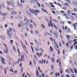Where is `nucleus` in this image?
<instances>
[{
  "label": "nucleus",
  "mask_w": 77,
  "mask_h": 77,
  "mask_svg": "<svg viewBox=\"0 0 77 77\" xmlns=\"http://www.w3.org/2000/svg\"><path fill=\"white\" fill-rule=\"evenodd\" d=\"M39 50L42 51V52H44V51H43V50L42 49V48H39Z\"/></svg>",
  "instance_id": "nucleus-31"
},
{
  "label": "nucleus",
  "mask_w": 77,
  "mask_h": 77,
  "mask_svg": "<svg viewBox=\"0 0 77 77\" xmlns=\"http://www.w3.org/2000/svg\"><path fill=\"white\" fill-rule=\"evenodd\" d=\"M21 1V3L24 4L25 2V1H23V0H20Z\"/></svg>",
  "instance_id": "nucleus-25"
},
{
  "label": "nucleus",
  "mask_w": 77,
  "mask_h": 77,
  "mask_svg": "<svg viewBox=\"0 0 77 77\" xmlns=\"http://www.w3.org/2000/svg\"><path fill=\"white\" fill-rule=\"evenodd\" d=\"M67 15L68 16H70L71 15V14H72V12L70 10H69L67 11Z\"/></svg>",
  "instance_id": "nucleus-7"
},
{
  "label": "nucleus",
  "mask_w": 77,
  "mask_h": 77,
  "mask_svg": "<svg viewBox=\"0 0 77 77\" xmlns=\"http://www.w3.org/2000/svg\"><path fill=\"white\" fill-rule=\"evenodd\" d=\"M36 53L37 55L38 56V57H41L43 55V54H42V52H41L40 53V54H39L38 52H37Z\"/></svg>",
  "instance_id": "nucleus-6"
},
{
  "label": "nucleus",
  "mask_w": 77,
  "mask_h": 77,
  "mask_svg": "<svg viewBox=\"0 0 77 77\" xmlns=\"http://www.w3.org/2000/svg\"><path fill=\"white\" fill-rule=\"evenodd\" d=\"M36 76H37V77H38L39 76V77H42V76H40L39 75V72H38V70H36Z\"/></svg>",
  "instance_id": "nucleus-8"
},
{
  "label": "nucleus",
  "mask_w": 77,
  "mask_h": 77,
  "mask_svg": "<svg viewBox=\"0 0 77 77\" xmlns=\"http://www.w3.org/2000/svg\"><path fill=\"white\" fill-rule=\"evenodd\" d=\"M2 61V64H5V62H4L3 61Z\"/></svg>",
  "instance_id": "nucleus-54"
},
{
  "label": "nucleus",
  "mask_w": 77,
  "mask_h": 77,
  "mask_svg": "<svg viewBox=\"0 0 77 77\" xmlns=\"http://www.w3.org/2000/svg\"><path fill=\"white\" fill-rule=\"evenodd\" d=\"M24 55H22V56H21V59H18L17 62L14 61V64L16 65V64H19L20 63V62H22V60L23 61H24Z\"/></svg>",
  "instance_id": "nucleus-1"
},
{
  "label": "nucleus",
  "mask_w": 77,
  "mask_h": 77,
  "mask_svg": "<svg viewBox=\"0 0 77 77\" xmlns=\"http://www.w3.org/2000/svg\"><path fill=\"white\" fill-rule=\"evenodd\" d=\"M54 36L55 37L57 38L58 36V34L55 33L54 34Z\"/></svg>",
  "instance_id": "nucleus-20"
},
{
  "label": "nucleus",
  "mask_w": 77,
  "mask_h": 77,
  "mask_svg": "<svg viewBox=\"0 0 77 77\" xmlns=\"http://www.w3.org/2000/svg\"><path fill=\"white\" fill-rule=\"evenodd\" d=\"M64 5H65L66 6H68L69 5V4L67 3H65Z\"/></svg>",
  "instance_id": "nucleus-28"
},
{
  "label": "nucleus",
  "mask_w": 77,
  "mask_h": 77,
  "mask_svg": "<svg viewBox=\"0 0 77 77\" xmlns=\"http://www.w3.org/2000/svg\"><path fill=\"white\" fill-rule=\"evenodd\" d=\"M37 5L38 7H41V5H40V4L38 3V2H37Z\"/></svg>",
  "instance_id": "nucleus-23"
},
{
  "label": "nucleus",
  "mask_w": 77,
  "mask_h": 77,
  "mask_svg": "<svg viewBox=\"0 0 77 77\" xmlns=\"http://www.w3.org/2000/svg\"><path fill=\"white\" fill-rule=\"evenodd\" d=\"M11 43L10 44L11 45H12V43L14 42L12 40H10Z\"/></svg>",
  "instance_id": "nucleus-22"
},
{
  "label": "nucleus",
  "mask_w": 77,
  "mask_h": 77,
  "mask_svg": "<svg viewBox=\"0 0 77 77\" xmlns=\"http://www.w3.org/2000/svg\"><path fill=\"white\" fill-rule=\"evenodd\" d=\"M17 14V12H16L15 11H13L11 12V15H16Z\"/></svg>",
  "instance_id": "nucleus-9"
},
{
  "label": "nucleus",
  "mask_w": 77,
  "mask_h": 77,
  "mask_svg": "<svg viewBox=\"0 0 77 77\" xmlns=\"http://www.w3.org/2000/svg\"><path fill=\"white\" fill-rule=\"evenodd\" d=\"M8 48H7L6 50V51H5V53H8Z\"/></svg>",
  "instance_id": "nucleus-27"
},
{
  "label": "nucleus",
  "mask_w": 77,
  "mask_h": 77,
  "mask_svg": "<svg viewBox=\"0 0 77 77\" xmlns=\"http://www.w3.org/2000/svg\"><path fill=\"white\" fill-rule=\"evenodd\" d=\"M50 32L52 34V33H53V31H52L51 30L50 31Z\"/></svg>",
  "instance_id": "nucleus-61"
},
{
  "label": "nucleus",
  "mask_w": 77,
  "mask_h": 77,
  "mask_svg": "<svg viewBox=\"0 0 77 77\" xmlns=\"http://www.w3.org/2000/svg\"><path fill=\"white\" fill-rule=\"evenodd\" d=\"M11 5L12 6H13V7H14V3L13 2H11Z\"/></svg>",
  "instance_id": "nucleus-21"
},
{
  "label": "nucleus",
  "mask_w": 77,
  "mask_h": 77,
  "mask_svg": "<svg viewBox=\"0 0 77 77\" xmlns=\"http://www.w3.org/2000/svg\"><path fill=\"white\" fill-rule=\"evenodd\" d=\"M66 77H70L69 75L68 74L66 75Z\"/></svg>",
  "instance_id": "nucleus-64"
},
{
  "label": "nucleus",
  "mask_w": 77,
  "mask_h": 77,
  "mask_svg": "<svg viewBox=\"0 0 77 77\" xmlns=\"http://www.w3.org/2000/svg\"><path fill=\"white\" fill-rule=\"evenodd\" d=\"M11 30H10V29H8L7 31V34L10 33L11 32Z\"/></svg>",
  "instance_id": "nucleus-16"
},
{
  "label": "nucleus",
  "mask_w": 77,
  "mask_h": 77,
  "mask_svg": "<svg viewBox=\"0 0 77 77\" xmlns=\"http://www.w3.org/2000/svg\"><path fill=\"white\" fill-rule=\"evenodd\" d=\"M42 77H44L45 76V75L43 73L42 74Z\"/></svg>",
  "instance_id": "nucleus-60"
},
{
  "label": "nucleus",
  "mask_w": 77,
  "mask_h": 77,
  "mask_svg": "<svg viewBox=\"0 0 77 77\" xmlns=\"http://www.w3.org/2000/svg\"><path fill=\"white\" fill-rule=\"evenodd\" d=\"M60 24H64V22L62 21L61 22H60Z\"/></svg>",
  "instance_id": "nucleus-53"
},
{
  "label": "nucleus",
  "mask_w": 77,
  "mask_h": 77,
  "mask_svg": "<svg viewBox=\"0 0 77 77\" xmlns=\"http://www.w3.org/2000/svg\"><path fill=\"white\" fill-rule=\"evenodd\" d=\"M55 75V77H57V76H59V72L56 73Z\"/></svg>",
  "instance_id": "nucleus-14"
},
{
  "label": "nucleus",
  "mask_w": 77,
  "mask_h": 77,
  "mask_svg": "<svg viewBox=\"0 0 77 77\" xmlns=\"http://www.w3.org/2000/svg\"><path fill=\"white\" fill-rule=\"evenodd\" d=\"M50 40L52 42H53V38H52L50 37Z\"/></svg>",
  "instance_id": "nucleus-41"
},
{
  "label": "nucleus",
  "mask_w": 77,
  "mask_h": 77,
  "mask_svg": "<svg viewBox=\"0 0 77 77\" xmlns=\"http://www.w3.org/2000/svg\"><path fill=\"white\" fill-rule=\"evenodd\" d=\"M8 35V36H9V38L10 39H11L12 38V36L13 35V34L12 33H8V34H7Z\"/></svg>",
  "instance_id": "nucleus-5"
},
{
  "label": "nucleus",
  "mask_w": 77,
  "mask_h": 77,
  "mask_svg": "<svg viewBox=\"0 0 77 77\" xmlns=\"http://www.w3.org/2000/svg\"><path fill=\"white\" fill-rule=\"evenodd\" d=\"M29 20H26V22L25 23V24H28L29 23Z\"/></svg>",
  "instance_id": "nucleus-18"
},
{
  "label": "nucleus",
  "mask_w": 77,
  "mask_h": 77,
  "mask_svg": "<svg viewBox=\"0 0 77 77\" xmlns=\"http://www.w3.org/2000/svg\"><path fill=\"white\" fill-rule=\"evenodd\" d=\"M77 44V42H75V43H74L73 46H75V45H76Z\"/></svg>",
  "instance_id": "nucleus-35"
},
{
  "label": "nucleus",
  "mask_w": 77,
  "mask_h": 77,
  "mask_svg": "<svg viewBox=\"0 0 77 77\" xmlns=\"http://www.w3.org/2000/svg\"><path fill=\"white\" fill-rule=\"evenodd\" d=\"M42 11H45V12L47 14H48V12H47V11H46V10H45V9H42Z\"/></svg>",
  "instance_id": "nucleus-24"
},
{
  "label": "nucleus",
  "mask_w": 77,
  "mask_h": 77,
  "mask_svg": "<svg viewBox=\"0 0 77 77\" xmlns=\"http://www.w3.org/2000/svg\"><path fill=\"white\" fill-rule=\"evenodd\" d=\"M72 4L73 5L75 6H77V3L75 2H72Z\"/></svg>",
  "instance_id": "nucleus-15"
},
{
  "label": "nucleus",
  "mask_w": 77,
  "mask_h": 77,
  "mask_svg": "<svg viewBox=\"0 0 77 77\" xmlns=\"http://www.w3.org/2000/svg\"><path fill=\"white\" fill-rule=\"evenodd\" d=\"M73 11L75 12H76L77 11V8H74L73 9Z\"/></svg>",
  "instance_id": "nucleus-30"
},
{
  "label": "nucleus",
  "mask_w": 77,
  "mask_h": 77,
  "mask_svg": "<svg viewBox=\"0 0 77 77\" xmlns=\"http://www.w3.org/2000/svg\"><path fill=\"white\" fill-rule=\"evenodd\" d=\"M63 9L65 10H66L67 9V8H66L65 7H63Z\"/></svg>",
  "instance_id": "nucleus-40"
},
{
  "label": "nucleus",
  "mask_w": 77,
  "mask_h": 77,
  "mask_svg": "<svg viewBox=\"0 0 77 77\" xmlns=\"http://www.w3.org/2000/svg\"><path fill=\"white\" fill-rule=\"evenodd\" d=\"M51 60L52 61L53 63L54 62V59L53 58H52Z\"/></svg>",
  "instance_id": "nucleus-47"
},
{
  "label": "nucleus",
  "mask_w": 77,
  "mask_h": 77,
  "mask_svg": "<svg viewBox=\"0 0 77 77\" xmlns=\"http://www.w3.org/2000/svg\"><path fill=\"white\" fill-rule=\"evenodd\" d=\"M60 59H59L57 60H56V62H57V63H58V62H59V61H60Z\"/></svg>",
  "instance_id": "nucleus-51"
},
{
  "label": "nucleus",
  "mask_w": 77,
  "mask_h": 77,
  "mask_svg": "<svg viewBox=\"0 0 77 77\" xmlns=\"http://www.w3.org/2000/svg\"><path fill=\"white\" fill-rule=\"evenodd\" d=\"M31 49H32V52H34V50H33V48L32 47V46H31Z\"/></svg>",
  "instance_id": "nucleus-46"
},
{
  "label": "nucleus",
  "mask_w": 77,
  "mask_h": 77,
  "mask_svg": "<svg viewBox=\"0 0 77 77\" xmlns=\"http://www.w3.org/2000/svg\"><path fill=\"white\" fill-rule=\"evenodd\" d=\"M23 47L24 49H26V46L24 45H23Z\"/></svg>",
  "instance_id": "nucleus-36"
},
{
  "label": "nucleus",
  "mask_w": 77,
  "mask_h": 77,
  "mask_svg": "<svg viewBox=\"0 0 77 77\" xmlns=\"http://www.w3.org/2000/svg\"><path fill=\"white\" fill-rule=\"evenodd\" d=\"M71 77H75L74 75H71Z\"/></svg>",
  "instance_id": "nucleus-63"
},
{
  "label": "nucleus",
  "mask_w": 77,
  "mask_h": 77,
  "mask_svg": "<svg viewBox=\"0 0 77 77\" xmlns=\"http://www.w3.org/2000/svg\"><path fill=\"white\" fill-rule=\"evenodd\" d=\"M29 10L30 11L31 13H32L34 14L35 15H37V13H40L39 11L36 10L34 11V10H33L32 9H29Z\"/></svg>",
  "instance_id": "nucleus-2"
},
{
  "label": "nucleus",
  "mask_w": 77,
  "mask_h": 77,
  "mask_svg": "<svg viewBox=\"0 0 77 77\" xmlns=\"http://www.w3.org/2000/svg\"><path fill=\"white\" fill-rule=\"evenodd\" d=\"M67 32L69 33L70 32V29H68V30H67Z\"/></svg>",
  "instance_id": "nucleus-38"
},
{
  "label": "nucleus",
  "mask_w": 77,
  "mask_h": 77,
  "mask_svg": "<svg viewBox=\"0 0 77 77\" xmlns=\"http://www.w3.org/2000/svg\"><path fill=\"white\" fill-rule=\"evenodd\" d=\"M61 61H60V62L59 63V66L60 67L61 66Z\"/></svg>",
  "instance_id": "nucleus-39"
},
{
  "label": "nucleus",
  "mask_w": 77,
  "mask_h": 77,
  "mask_svg": "<svg viewBox=\"0 0 77 77\" xmlns=\"http://www.w3.org/2000/svg\"><path fill=\"white\" fill-rule=\"evenodd\" d=\"M13 49L14 51H15L16 49L15 48V47L14 46H13Z\"/></svg>",
  "instance_id": "nucleus-57"
},
{
  "label": "nucleus",
  "mask_w": 77,
  "mask_h": 77,
  "mask_svg": "<svg viewBox=\"0 0 77 77\" xmlns=\"http://www.w3.org/2000/svg\"><path fill=\"white\" fill-rule=\"evenodd\" d=\"M11 2H9V1H8L7 2V6H8L9 7L10 6V5L11 4Z\"/></svg>",
  "instance_id": "nucleus-12"
},
{
  "label": "nucleus",
  "mask_w": 77,
  "mask_h": 77,
  "mask_svg": "<svg viewBox=\"0 0 77 77\" xmlns=\"http://www.w3.org/2000/svg\"><path fill=\"white\" fill-rule=\"evenodd\" d=\"M18 53H19V56L20 57V56L21 55V53L20 52H18Z\"/></svg>",
  "instance_id": "nucleus-50"
},
{
  "label": "nucleus",
  "mask_w": 77,
  "mask_h": 77,
  "mask_svg": "<svg viewBox=\"0 0 77 77\" xmlns=\"http://www.w3.org/2000/svg\"><path fill=\"white\" fill-rule=\"evenodd\" d=\"M1 58H2V60L3 61H5V59H4V58L2 57Z\"/></svg>",
  "instance_id": "nucleus-55"
},
{
  "label": "nucleus",
  "mask_w": 77,
  "mask_h": 77,
  "mask_svg": "<svg viewBox=\"0 0 77 77\" xmlns=\"http://www.w3.org/2000/svg\"><path fill=\"white\" fill-rule=\"evenodd\" d=\"M33 23L34 24V26L35 27H36V24H35V22H33Z\"/></svg>",
  "instance_id": "nucleus-59"
},
{
  "label": "nucleus",
  "mask_w": 77,
  "mask_h": 77,
  "mask_svg": "<svg viewBox=\"0 0 77 77\" xmlns=\"http://www.w3.org/2000/svg\"><path fill=\"white\" fill-rule=\"evenodd\" d=\"M27 19V17H25L24 19V21H26V20Z\"/></svg>",
  "instance_id": "nucleus-49"
},
{
  "label": "nucleus",
  "mask_w": 77,
  "mask_h": 77,
  "mask_svg": "<svg viewBox=\"0 0 77 77\" xmlns=\"http://www.w3.org/2000/svg\"><path fill=\"white\" fill-rule=\"evenodd\" d=\"M42 28H43V29H44L45 28V26H44V25L43 24H42Z\"/></svg>",
  "instance_id": "nucleus-43"
},
{
  "label": "nucleus",
  "mask_w": 77,
  "mask_h": 77,
  "mask_svg": "<svg viewBox=\"0 0 77 77\" xmlns=\"http://www.w3.org/2000/svg\"><path fill=\"white\" fill-rule=\"evenodd\" d=\"M17 5L19 7H22L23 6L22 5H20V4L19 2H17Z\"/></svg>",
  "instance_id": "nucleus-13"
},
{
  "label": "nucleus",
  "mask_w": 77,
  "mask_h": 77,
  "mask_svg": "<svg viewBox=\"0 0 77 77\" xmlns=\"http://www.w3.org/2000/svg\"><path fill=\"white\" fill-rule=\"evenodd\" d=\"M68 23L70 24H72V22H71L68 21Z\"/></svg>",
  "instance_id": "nucleus-42"
},
{
  "label": "nucleus",
  "mask_w": 77,
  "mask_h": 77,
  "mask_svg": "<svg viewBox=\"0 0 77 77\" xmlns=\"http://www.w3.org/2000/svg\"><path fill=\"white\" fill-rule=\"evenodd\" d=\"M66 1L70 5L72 4L71 2L69 0H66Z\"/></svg>",
  "instance_id": "nucleus-19"
},
{
  "label": "nucleus",
  "mask_w": 77,
  "mask_h": 77,
  "mask_svg": "<svg viewBox=\"0 0 77 77\" xmlns=\"http://www.w3.org/2000/svg\"><path fill=\"white\" fill-rule=\"evenodd\" d=\"M0 38H1V39H2L3 40H5V37H4L3 35H0Z\"/></svg>",
  "instance_id": "nucleus-10"
},
{
  "label": "nucleus",
  "mask_w": 77,
  "mask_h": 77,
  "mask_svg": "<svg viewBox=\"0 0 77 77\" xmlns=\"http://www.w3.org/2000/svg\"><path fill=\"white\" fill-rule=\"evenodd\" d=\"M24 75H25V73H23V74L22 75V76H21V77H24Z\"/></svg>",
  "instance_id": "nucleus-45"
},
{
  "label": "nucleus",
  "mask_w": 77,
  "mask_h": 77,
  "mask_svg": "<svg viewBox=\"0 0 77 77\" xmlns=\"http://www.w3.org/2000/svg\"><path fill=\"white\" fill-rule=\"evenodd\" d=\"M70 69V71H71V72H72V73L73 72V70L72 69Z\"/></svg>",
  "instance_id": "nucleus-56"
},
{
  "label": "nucleus",
  "mask_w": 77,
  "mask_h": 77,
  "mask_svg": "<svg viewBox=\"0 0 77 77\" xmlns=\"http://www.w3.org/2000/svg\"><path fill=\"white\" fill-rule=\"evenodd\" d=\"M7 14H6V13H4L3 14H2V15L5 16L6 15H7Z\"/></svg>",
  "instance_id": "nucleus-17"
},
{
  "label": "nucleus",
  "mask_w": 77,
  "mask_h": 77,
  "mask_svg": "<svg viewBox=\"0 0 77 77\" xmlns=\"http://www.w3.org/2000/svg\"><path fill=\"white\" fill-rule=\"evenodd\" d=\"M54 43L55 45V46L54 47V48L55 50L56 51H58L59 48V46L58 45L57 43L56 42H54Z\"/></svg>",
  "instance_id": "nucleus-3"
},
{
  "label": "nucleus",
  "mask_w": 77,
  "mask_h": 77,
  "mask_svg": "<svg viewBox=\"0 0 77 77\" xmlns=\"http://www.w3.org/2000/svg\"><path fill=\"white\" fill-rule=\"evenodd\" d=\"M63 72V70L62 69H60V73L61 75H62Z\"/></svg>",
  "instance_id": "nucleus-33"
},
{
  "label": "nucleus",
  "mask_w": 77,
  "mask_h": 77,
  "mask_svg": "<svg viewBox=\"0 0 77 77\" xmlns=\"http://www.w3.org/2000/svg\"><path fill=\"white\" fill-rule=\"evenodd\" d=\"M7 70V68L6 69H5V70H4V71H5V74H6V71Z\"/></svg>",
  "instance_id": "nucleus-32"
},
{
  "label": "nucleus",
  "mask_w": 77,
  "mask_h": 77,
  "mask_svg": "<svg viewBox=\"0 0 77 77\" xmlns=\"http://www.w3.org/2000/svg\"><path fill=\"white\" fill-rule=\"evenodd\" d=\"M30 27L31 28V29H32V27H33V25L32 24H30Z\"/></svg>",
  "instance_id": "nucleus-34"
},
{
  "label": "nucleus",
  "mask_w": 77,
  "mask_h": 77,
  "mask_svg": "<svg viewBox=\"0 0 77 77\" xmlns=\"http://www.w3.org/2000/svg\"><path fill=\"white\" fill-rule=\"evenodd\" d=\"M20 24H18V26H19V27H20V26L23 27V25H24V22H23V21L20 22Z\"/></svg>",
  "instance_id": "nucleus-4"
},
{
  "label": "nucleus",
  "mask_w": 77,
  "mask_h": 77,
  "mask_svg": "<svg viewBox=\"0 0 77 77\" xmlns=\"http://www.w3.org/2000/svg\"><path fill=\"white\" fill-rule=\"evenodd\" d=\"M25 53L26 54H28V51L27 50L25 51Z\"/></svg>",
  "instance_id": "nucleus-48"
},
{
  "label": "nucleus",
  "mask_w": 77,
  "mask_h": 77,
  "mask_svg": "<svg viewBox=\"0 0 77 77\" xmlns=\"http://www.w3.org/2000/svg\"><path fill=\"white\" fill-rule=\"evenodd\" d=\"M66 72L67 73H69V71L68 69H66Z\"/></svg>",
  "instance_id": "nucleus-29"
},
{
  "label": "nucleus",
  "mask_w": 77,
  "mask_h": 77,
  "mask_svg": "<svg viewBox=\"0 0 77 77\" xmlns=\"http://www.w3.org/2000/svg\"><path fill=\"white\" fill-rule=\"evenodd\" d=\"M65 51L64 49L63 50V54H65Z\"/></svg>",
  "instance_id": "nucleus-44"
},
{
  "label": "nucleus",
  "mask_w": 77,
  "mask_h": 77,
  "mask_svg": "<svg viewBox=\"0 0 77 77\" xmlns=\"http://www.w3.org/2000/svg\"><path fill=\"white\" fill-rule=\"evenodd\" d=\"M51 6L53 8H55V7L54 5H51Z\"/></svg>",
  "instance_id": "nucleus-62"
},
{
  "label": "nucleus",
  "mask_w": 77,
  "mask_h": 77,
  "mask_svg": "<svg viewBox=\"0 0 77 77\" xmlns=\"http://www.w3.org/2000/svg\"><path fill=\"white\" fill-rule=\"evenodd\" d=\"M66 37L67 38H68V40H70V38H69V35H68L66 36Z\"/></svg>",
  "instance_id": "nucleus-37"
},
{
  "label": "nucleus",
  "mask_w": 77,
  "mask_h": 77,
  "mask_svg": "<svg viewBox=\"0 0 77 77\" xmlns=\"http://www.w3.org/2000/svg\"><path fill=\"white\" fill-rule=\"evenodd\" d=\"M54 49L53 48H52L51 46H50V50L51 52H53V51Z\"/></svg>",
  "instance_id": "nucleus-11"
},
{
  "label": "nucleus",
  "mask_w": 77,
  "mask_h": 77,
  "mask_svg": "<svg viewBox=\"0 0 77 77\" xmlns=\"http://www.w3.org/2000/svg\"><path fill=\"white\" fill-rule=\"evenodd\" d=\"M13 31L14 32H15L16 30H15V29H13Z\"/></svg>",
  "instance_id": "nucleus-58"
},
{
  "label": "nucleus",
  "mask_w": 77,
  "mask_h": 77,
  "mask_svg": "<svg viewBox=\"0 0 77 77\" xmlns=\"http://www.w3.org/2000/svg\"><path fill=\"white\" fill-rule=\"evenodd\" d=\"M35 34H39V32L38 31H35Z\"/></svg>",
  "instance_id": "nucleus-26"
},
{
  "label": "nucleus",
  "mask_w": 77,
  "mask_h": 77,
  "mask_svg": "<svg viewBox=\"0 0 77 77\" xmlns=\"http://www.w3.org/2000/svg\"><path fill=\"white\" fill-rule=\"evenodd\" d=\"M54 22H56V23L58 22L57 21L56 19H54Z\"/></svg>",
  "instance_id": "nucleus-52"
}]
</instances>
